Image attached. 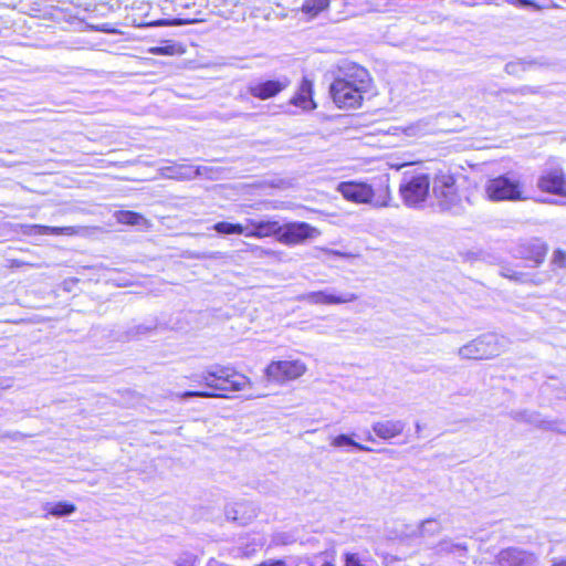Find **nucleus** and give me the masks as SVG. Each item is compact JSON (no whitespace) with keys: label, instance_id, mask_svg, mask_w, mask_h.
Instances as JSON below:
<instances>
[{"label":"nucleus","instance_id":"nucleus-1","mask_svg":"<svg viewBox=\"0 0 566 566\" xmlns=\"http://www.w3.org/2000/svg\"><path fill=\"white\" fill-rule=\"evenodd\" d=\"M369 82V74L364 67L357 65L347 67L331 84L329 92L334 103L339 108L360 106L363 94L367 92Z\"/></svg>","mask_w":566,"mask_h":566},{"label":"nucleus","instance_id":"nucleus-2","mask_svg":"<svg viewBox=\"0 0 566 566\" xmlns=\"http://www.w3.org/2000/svg\"><path fill=\"white\" fill-rule=\"evenodd\" d=\"M200 381L205 384L209 391H186L181 395V398L191 397H224L223 394H217L218 391H240L252 386L251 380L242 375L234 371H230L226 367H212L205 370L201 375L197 376Z\"/></svg>","mask_w":566,"mask_h":566},{"label":"nucleus","instance_id":"nucleus-3","mask_svg":"<svg viewBox=\"0 0 566 566\" xmlns=\"http://www.w3.org/2000/svg\"><path fill=\"white\" fill-rule=\"evenodd\" d=\"M485 193L491 201H526L531 196L515 175H502L488 180Z\"/></svg>","mask_w":566,"mask_h":566},{"label":"nucleus","instance_id":"nucleus-4","mask_svg":"<svg viewBox=\"0 0 566 566\" xmlns=\"http://www.w3.org/2000/svg\"><path fill=\"white\" fill-rule=\"evenodd\" d=\"M432 196L438 207L444 211L460 210L461 195L457 179L450 171H438L431 179Z\"/></svg>","mask_w":566,"mask_h":566},{"label":"nucleus","instance_id":"nucleus-5","mask_svg":"<svg viewBox=\"0 0 566 566\" xmlns=\"http://www.w3.org/2000/svg\"><path fill=\"white\" fill-rule=\"evenodd\" d=\"M509 340L496 334H484L459 348L463 359H491L506 350Z\"/></svg>","mask_w":566,"mask_h":566},{"label":"nucleus","instance_id":"nucleus-6","mask_svg":"<svg viewBox=\"0 0 566 566\" xmlns=\"http://www.w3.org/2000/svg\"><path fill=\"white\" fill-rule=\"evenodd\" d=\"M431 179L428 174L405 172L399 185L402 202L409 208H422L430 193Z\"/></svg>","mask_w":566,"mask_h":566},{"label":"nucleus","instance_id":"nucleus-7","mask_svg":"<svg viewBox=\"0 0 566 566\" xmlns=\"http://www.w3.org/2000/svg\"><path fill=\"white\" fill-rule=\"evenodd\" d=\"M337 191L348 201L355 203H369L374 207H387L390 199L388 188L384 190V196L375 198L373 187L365 182L343 181L337 186Z\"/></svg>","mask_w":566,"mask_h":566},{"label":"nucleus","instance_id":"nucleus-8","mask_svg":"<svg viewBox=\"0 0 566 566\" xmlns=\"http://www.w3.org/2000/svg\"><path fill=\"white\" fill-rule=\"evenodd\" d=\"M307 366L301 359L273 360L264 369V377L269 382L285 385L302 377Z\"/></svg>","mask_w":566,"mask_h":566},{"label":"nucleus","instance_id":"nucleus-9","mask_svg":"<svg viewBox=\"0 0 566 566\" xmlns=\"http://www.w3.org/2000/svg\"><path fill=\"white\" fill-rule=\"evenodd\" d=\"M321 232L310 223L295 221L281 224L279 242L285 245L302 244L308 239H315Z\"/></svg>","mask_w":566,"mask_h":566},{"label":"nucleus","instance_id":"nucleus-10","mask_svg":"<svg viewBox=\"0 0 566 566\" xmlns=\"http://www.w3.org/2000/svg\"><path fill=\"white\" fill-rule=\"evenodd\" d=\"M538 556L522 547L511 546L501 549L494 557L493 566H537Z\"/></svg>","mask_w":566,"mask_h":566},{"label":"nucleus","instance_id":"nucleus-11","mask_svg":"<svg viewBox=\"0 0 566 566\" xmlns=\"http://www.w3.org/2000/svg\"><path fill=\"white\" fill-rule=\"evenodd\" d=\"M290 85V80L282 76L276 80H252L247 85V92L259 99H269L279 95Z\"/></svg>","mask_w":566,"mask_h":566},{"label":"nucleus","instance_id":"nucleus-12","mask_svg":"<svg viewBox=\"0 0 566 566\" xmlns=\"http://www.w3.org/2000/svg\"><path fill=\"white\" fill-rule=\"evenodd\" d=\"M358 300L355 293L336 294L333 290H322L304 293L297 296V301H303L312 305H339L352 303Z\"/></svg>","mask_w":566,"mask_h":566},{"label":"nucleus","instance_id":"nucleus-13","mask_svg":"<svg viewBox=\"0 0 566 566\" xmlns=\"http://www.w3.org/2000/svg\"><path fill=\"white\" fill-rule=\"evenodd\" d=\"M536 186L543 192L566 197V177L560 167L544 169L537 179Z\"/></svg>","mask_w":566,"mask_h":566},{"label":"nucleus","instance_id":"nucleus-14","mask_svg":"<svg viewBox=\"0 0 566 566\" xmlns=\"http://www.w3.org/2000/svg\"><path fill=\"white\" fill-rule=\"evenodd\" d=\"M209 168L205 166H192L187 164H175L160 168L161 176L177 180H191L198 176L206 175Z\"/></svg>","mask_w":566,"mask_h":566},{"label":"nucleus","instance_id":"nucleus-15","mask_svg":"<svg viewBox=\"0 0 566 566\" xmlns=\"http://www.w3.org/2000/svg\"><path fill=\"white\" fill-rule=\"evenodd\" d=\"M247 237L249 238H268L275 237L279 241L281 224L274 220H253L247 219Z\"/></svg>","mask_w":566,"mask_h":566},{"label":"nucleus","instance_id":"nucleus-16","mask_svg":"<svg viewBox=\"0 0 566 566\" xmlns=\"http://www.w3.org/2000/svg\"><path fill=\"white\" fill-rule=\"evenodd\" d=\"M406 428L402 420H381L371 424L373 432L382 440H390L400 436Z\"/></svg>","mask_w":566,"mask_h":566},{"label":"nucleus","instance_id":"nucleus-17","mask_svg":"<svg viewBox=\"0 0 566 566\" xmlns=\"http://www.w3.org/2000/svg\"><path fill=\"white\" fill-rule=\"evenodd\" d=\"M313 83L311 80L304 77L300 84L298 91L295 96L292 97L291 104L301 107L304 111H311L316 108V104L313 98Z\"/></svg>","mask_w":566,"mask_h":566},{"label":"nucleus","instance_id":"nucleus-18","mask_svg":"<svg viewBox=\"0 0 566 566\" xmlns=\"http://www.w3.org/2000/svg\"><path fill=\"white\" fill-rule=\"evenodd\" d=\"M25 234H51V235H75L80 233L81 228L76 227H49L32 224L25 226Z\"/></svg>","mask_w":566,"mask_h":566},{"label":"nucleus","instance_id":"nucleus-19","mask_svg":"<svg viewBox=\"0 0 566 566\" xmlns=\"http://www.w3.org/2000/svg\"><path fill=\"white\" fill-rule=\"evenodd\" d=\"M329 444L335 449H340L345 451H348V448H354L356 450L365 452L373 451L369 447L356 442L350 436L344 433L331 437Z\"/></svg>","mask_w":566,"mask_h":566},{"label":"nucleus","instance_id":"nucleus-20","mask_svg":"<svg viewBox=\"0 0 566 566\" xmlns=\"http://www.w3.org/2000/svg\"><path fill=\"white\" fill-rule=\"evenodd\" d=\"M527 422L545 430H552L558 433L566 434V423L559 420H545L539 415L532 413L526 419Z\"/></svg>","mask_w":566,"mask_h":566},{"label":"nucleus","instance_id":"nucleus-21","mask_svg":"<svg viewBox=\"0 0 566 566\" xmlns=\"http://www.w3.org/2000/svg\"><path fill=\"white\" fill-rule=\"evenodd\" d=\"M441 530V523L437 518H427L419 523L415 534L421 538H429L437 536Z\"/></svg>","mask_w":566,"mask_h":566},{"label":"nucleus","instance_id":"nucleus-22","mask_svg":"<svg viewBox=\"0 0 566 566\" xmlns=\"http://www.w3.org/2000/svg\"><path fill=\"white\" fill-rule=\"evenodd\" d=\"M114 218L117 222L129 226H148V221L139 213L134 211H116Z\"/></svg>","mask_w":566,"mask_h":566},{"label":"nucleus","instance_id":"nucleus-23","mask_svg":"<svg viewBox=\"0 0 566 566\" xmlns=\"http://www.w3.org/2000/svg\"><path fill=\"white\" fill-rule=\"evenodd\" d=\"M44 510L53 516L62 517L71 515L76 511V507L72 503L59 502V503H46Z\"/></svg>","mask_w":566,"mask_h":566},{"label":"nucleus","instance_id":"nucleus-24","mask_svg":"<svg viewBox=\"0 0 566 566\" xmlns=\"http://www.w3.org/2000/svg\"><path fill=\"white\" fill-rule=\"evenodd\" d=\"M213 229L220 234H244L247 237V229L249 226L241 223H231V222H217L213 226Z\"/></svg>","mask_w":566,"mask_h":566},{"label":"nucleus","instance_id":"nucleus-25","mask_svg":"<svg viewBox=\"0 0 566 566\" xmlns=\"http://www.w3.org/2000/svg\"><path fill=\"white\" fill-rule=\"evenodd\" d=\"M329 4V0H305L302 10L310 17H316L319 12L325 10Z\"/></svg>","mask_w":566,"mask_h":566},{"label":"nucleus","instance_id":"nucleus-26","mask_svg":"<svg viewBox=\"0 0 566 566\" xmlns=\"http://www.w3.org/2000/svg\"><path fill=\"white\" fill-rule=\"evenodd\" d=\"M507 3L522 8L541 11L549 6V0H506Z\"/></svg>","mask_w":566,"mask_h":566},{"label":"nucleus","instance_id":"nucleus-27","mask_svg":"<svg viewBox=\"0 0 566 566\" xmlns=\"http://www.w3.org/2000/svg\"><path fill=\"white\" fill-rule=\"evenodd\" d=\"M344 559L345 566H368L366 560L356 553H346Z\"/></svg>","mask_w":566,"mask_h":566},{"label":"nucleus","instance_id":"nucleus-28","mask_svg":"<svg viewBox=\"0 0 566 566\" xmlns=\"http://www.w3.org/2000/svg\"><path fill=\"white\" fill-rule=\"evenodd\" d=\"M178 52L175 44H169L165 46H154L149 49V53L156 55H174Z\"/></svg>","mask_w":566,"mask_h":566},{"label":"nucleus","instance_id":"nucleus-29","mask_svg":"<svg viewBox=\"0 0 566 566\" xmlns=\"http://www.w3.org/2000/svg\"><path fill=\"white\" fill-rule=\"evenodd\" d=\"M439 549L440 552L454 553L457 551H467V546L461 543L454 544L448 541H443L439 544Z\"/></svg>","mask_w":566,"mask_h":566},{"label":"nucleus","instance_id":"nucleus-30","mask_svg":"<svg viewBox=\"0 0 566 566\" xmlns=\"http://www.w3.org/2000/svg\"><path fill=\"white\" fill-rule=\"evenodd\" d=\"M545 255H546V248L542 244H536L534 258H533L535 265L541 264L544 261Z\"/></svg>","mask_w":566,"mask_h":566},{"label":"nucleus","instance_id":"nucleus-31","mask_svg":"<svg viewBox=\"0 0 566 566\" xmlns=\"http://www.w3.org/2000/svg\"><path fill=\"white\" fill-rule=\"evenodd\" d=\"M193 556L191 554H185L176 560L175 566H193Z\"/></svg>","mask_w":566,"mask_h":566},{"label":"nucleus","instance_id":"nucleus-32","mask_svg":"<svg viewBox=\"0 0 566 566\" xmlns=\"http://www.w3.org/2000/svg\"><path fill=\"white\" fill-rule=\"evenodd\" d=\"M251 252L255 255V256H269V255H273L274 252L272 250H266V249H263L261 247H258V245H252L251 247Z\"/></svg>","mask_w":566,"mask_h":566},{"label":"nucleus","instance_id":"nucleus-33","mask_svg":"<svg viewBox=\"0 0 566 566\" xmlns=\"http://www.w3.org/2000/svg\"><path fill=\"white\" fill-rule=\"evenodd\" d=\"M566 260V254L562 251H555L553 262L557 264L558 266H564Z\"/></svg>","mask_w":566,"mask_h":566},{"label":"nucleus","instance_id":"nucleus-34","mask_svg":"<svg viewBox=\"0 0 566 566\" xmlns=\"http://www.w3.org/2000/svg\"><path fill=\"white\" fill-rule=\"evenodd\" d=\"M551 566H566V557L553 558Z\"/></svg>","mask_w":566,"mask_h":566},{"label":"nucleus","instance_id":"nucleus-35","mask_svg":"<svg viewBox=\"0 0 566 566\" xmlns=\"http://www.w3.org/2000/svg\"><path fill=\"white\" fill-rule=\"evenodd\" d=\"M180 22L179 21H167V20H159L157 22L154 23V25H179Z\"/></svg>","mask_w":566,"mask_h":566},{"label":"nucleus","instance_id":"nucleus-36","mask_svg":"<svg viewBox=\"0 0 566 566\" xmlns=\"http://www.w3.org/2000/svg\"><path fill=\"white\" fill-rule=\"evenodd\" d=\"M149 328L148 327H145V326H138L137 327V331L135 333L136 336H139V335H144L146 333H148Z\"/></svg>","mask_w":566,"mask_h":566},{"label":"nucleus","instance_id":"nucleus-37","mask_svg":"<svg viewBox=\"0 0 566 566\" xmlns=\"http://www.w3.org/2000/svg\"><path fill=\"white\" fill-rule=\"evenodd\" d=\"M366 440H367V441H371V442H373V441H375V439H374V437L371 436V433H368V434L366 436Z\"/></svg>","mask_w":566,"mask_h":566}]
</instances>
